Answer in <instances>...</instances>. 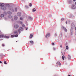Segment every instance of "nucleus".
Listing matches in <instances>:
<instances>
[{
  "mask_svg": "<svg viewBox=\"0 0 76 76\" xmlns=\"http://www.w3.org/2000/svg\"><path fill=\"white\" fill-rule=\"evenodd\" d=\"M4 6V4L3 3H0V6Z\"/></svg>",
  "mask_w": 76,
  "mask_h": 76,
  "instance_id": "9",
  "label": "nucleus"
},
{
  "mask_svg": "<svg viewBox=\"0 0 76 76\" xmlns=\"http://www.w3.org/2000/svg\"><path fill=\"white\" fill-rule=\"evenodd\" d=\"M73 1H76V0H73Z\"/></svg>",
  "mask_w": 76,
  "mask_h": 76,
  "instance_id": "44",
  "label": "nucleus"
},
{
  "mask_svg": "<svg viewBox=\"0 0 76 76\" xmlns=\"http://www.w3.org/2000/svg\"><path fill=\"white\" fill-rule=\"evenodd\" d=\"M4 64H7V63H6V61H5L4 62Z\"/></svg>",
  "mask_w": 76,
  "mask_h": 76,
  "instance_id": "30",
  "label": "nucleus"
},
{
  "mask_svg": "<svg viewBox=\"0 0 76 76\" xmlns=\"http://www.w3.org/2000/svg\"><path fill=\"white\" fill-rule=\"evenodd\" d=\"M72 9H76V6L75 5H72Z\"/></svg>",
  "mask_w": 76,
  "mask_h": 76,
  "instance_id": "7",
  "label": "nucleus"
},
{
  "mask_svg": "<svg viewBox=\"0 0 76 76\" xmlns=\"http://www.w3.org/2000/svg\"><path fill=\"white\" fill-rule=\"evenodd\" d=\"M75 31H76V27L75 28Z\"/></svg>",
  "mask_w": 76,
  "mask_h": 76,
  "instance_id": "46",
  "label": "nucleus"
},
{
  "mask_svg": "<svg viewBox=\"0 0 76 76\" xmlns=\"http://www.w3.org/2000/svg\"><path fill=\"white\" fill-rule=\"evenodd\" d=\"M3 9V10H5V9Z\"/></svg>",
  "mask_w": 76,
  "mask_h": 76,
  "instance_id": "51",
  "label": "nucleus"
},
{
  "mask_svg": "<svg viewBox=\"0 0 76 76\" xmlns=\"http://www.w3.org/2000/svg\"><path fill=\"white\" fill-rule=\"evenodd\" d=\"M52 45H54V43H52Z\"/></svg>",
  "mask_w": 76,
  "mask_h": 76,
  "instance_id": "38",
  "label": "nucleus"
},
{
  "mask_svg": "<svg viewBox=\"0 0 76 76\" xmlns=\"http://www.w3.org/2000/svg\"><path fill=\"white\" fill-rule=\"evenodd\" d=\"M50 37V33H48L46 35L45 37L46 38H48Z\"/></svg>",
  "mask_w": 76,
  "mask_h": 76,
  "instance_id": "3",
  "label": "nucleus"
},
{
  "mask_svg": "<svg viewBox=\"0 0 76 76\" xmlns=\"http://www.w3.org/2000/svg\"><path fill=\"white\" fill-rule=\"evenodd\" d=\"M4 38H9V37L5 36L4 37Z\"/></svg>",
  "mask_w": 76,
  "mask_h": 76,
  "instance_id": "26",
  "label": "nucleus"
},
{
  "mask_svg": "<svg viewBox=\"0 0 76 76\" xmlns=\"http://www.w3.org/2000/svg\"><path fill=\"white\" fill-rule=\"evenodd\" d=\"M14 20H17L18 19V17L17 16L15 15L14 16Z\"/></svg>",
  "mask_w": 76,
  "mask_h": 76,
  "instance_id": "8",
  "label": "nucleus"
},
{
  "mask_svg": "<svg viewBox=\"0 0 76 76\" xmlns=\"http://www.w3.org/2000/svg\"><path fill=\"white\" fill-rule=\"evenodd\" d=\"M66 58V57H65V58Z\"/></svg>",
  "mask_w": 76,
  "mask_h": 76,
  "instance_id": "54",
  "label": "nucleus"
},
{
  "mask_svg": "<svg viewBox=\"0 0 76 76\" xmlns=\"http://www.w3.org/2000/svg\"><path fill=\"white\" fill-rule=\"evenodd\" d=\"M68 76H70V75H68Z\"/></svg>",
  "mask_w": 76,
  "mask_h": 76,
  "instance_id": "50",
  "label": "nucleus"
},
{
  "mask_svg": "<svg viewBox=\"0 0 76 76\" xmlns=\"http://www.w3.org/2000/svg\"><path fill=\"white\" fill-rule=\"evenodd\" d=\"M0 36H1V38H3V37H4V35H3V34H2V35H0Z\"/></svg>",
  "mask_w": 76,
  "mask_h": 76,
  "instance_id": "14",
  "label": "nucleus"
},
{
  "mask_svg": "<svg viewBox=\"0 0 76 76\" xmlns=\"http://www.w3.org/2000/svg\"><path fill=\"white\" fill-rule=\"evenodd\" d=\"M4 44H2V47H4Z\"/></svg>",
  "mask_w": 76,
  "mask_h": 76,
  "instance_id": "37",
  "label": "nucleus"
},
{
  "mask_svg": "<svg viewBox=\"0 0 76 76\" xmlns=\"http://www.w3.org/2000/svg\"><path fill=\"white\" fill-rule=\"evenodd\" d=\"M1 17L2 18H3V17H4V15L2 14L1 15Z\"/></svg>",
  "mask_w": 76,
  "mask_h": 76,
  "instance_id": "19",
  "label": "nucleus"
},
{
  "mask_svg": "<svg viewBox=\"0 0 76 76\" xmlns=\"http://www.w3.org/2000/svg\"><path fill=\"white\" fill-rule=\"evenodd\" d=\"M22 27H25V25L23 24V25H22Z\"/></svg>",
  "mask_w": 76,
  "mask_h": 76,
  "instance_id": "35",
  "label": "nucleus"
},
{
  "mask_svg": "<svg viewBox=\"0 0 76 76\" xmlns=\"http://www.w3.org/2000/svg\"><path fill=\"white\" fill-rule=\"evenodd\" d=\"M14 32V34H18V31H15Z\"/></svg>",
  "mask_w": 76,
  "mask_h": 76,
  "instance_id": "15",
  "label": "nucleus"
},
{
  "mask_svg": "<svg viewBox=\"0 0 76 76\" xmlns=\"http://www.w3.org/2000/svg\"><path fill=\"white\" fill-rule=\"evenodd\" d=\"M20 31H23V28L22 27H20L18 30V32L20 34Z\"/></svg>",
  "mask_w": 76,
  "mask_h": 76,
  "instance_id": "2",
  "label": "nucleus"
},
{
  "mask_svg": "<svg viewBox=\"0 0 76 76\" xmlns=\"http://www.w3.org/2000/svg\"><path fill=\"white\" fill-rule=\"evenodd\" d=\"M20 20H23V18H20Z\"/></svg>",
  "mask_w": 76,
  "mask_h": 76,
  "instance_id": "31",
  "label": "nucleus"
},
{
  "mask_svg": "<svg viewBox=\"0 0 76 76\" xmlns=\"http://www.w3.org/2000/svg\"><path fill=\"white\" fill-rule=\"evenodd\" d=\"M19 25L18 24H15L14 26V28H15V29H18V28H19Z\"/></svg>",
  "mask_w": 76,
  "mask_h": 76,
  "instance_id": "6",
  "label": "nucleus"
},
{
  "mask_svg": "<svg viewBox=\"0 0 76 76\" xmlns=\"http://www.w3.org/2000/svg\"><path fill=\"white\" fill-rule=\"evenodd\" d=\"M57 64L58 65H59V66H61V63H60V62L59 61L57 63Z\"/></svg>",
  "mask_w": 76,
  "mask_h": 76,
  "instance_id": "11",
  "label": "nucleus"
},
{
  "mask_svg": "<svg viewBox=\"0 0 76 76\" xmlns=\"http://www.w3.org/2000/svg\"><path fill=\"white\" fill-rule=\"evenodd\" d=\"M53 50H56V48H53Z\"/></svg>",
  "mask_w": 76,
  "mask_h": 76,
  "instance_id": "41",
  "label": "nucleus"
},
{
  "mask_svg": "<svg viewBox=\"0 0 76 76\" xmlns=\"http://www.w3.org/2000/svg\"><path fill=\"white\" fill-rule=\"evenodd\" d=\"M28 18L29 19H30V20H32V18L31 17H29Z\"/></svg>",
  "mask_w": 76,
  "mask_h": 76,
  "instance_id": "17",
  "label": "nucleus"
},
{
  "mask_svg": "<svg viewBox=\"0 0 76 76\" xmlns=\"http://www.w3.org/2000/svg\"><path fill=\"white\" fill-rule=\"evenodd\" d=\"M9 9L10 10H12V12H15V10L13 9V8H12V7H9Z\"/></svg>",
  "mask_w": 76,
  "mask_h": 76,
  "instance_id": "4",
  "label": "nucleus"
},
{
  "mask_svg": "<svg viewBox=\"0 0 76 76\" xmlns=\"http://www.w3.org/2000/svg\"><path fill=\"white\" fill-rule=\"evenodd\" d=\"M33 37V35L32 34H31L30 35V38H32V37Z\"/></svg>",
  "mask_w": 76,
  "mask_h": 76,
  "instance_id": "13",
  "label": "nucleus"
},
{
  "mask_svg": "<svg viewBox=\"0 0 76 76\" xmlns=\"http://www.w3.org/2000/svg\"><path fill=\"white\" fill-rule=\"evenodd\" d=\"M75 5H76V2L75 3Z\"/></svg>",
  "mask_w": 76,
  "mask_h": 76,
  "instance_id": "48",
  "label": "nucleus"
},
{
  "mask_svg": "<svg viewBox=\"0 0 76 76\" xmlns=\"http://www.w3.org/2000/svg\"><path fill=\"white\" fill-rule=\"evenodd\" d=\"M60 47H61V48H62V45H61Z\"/></svg>",
  "mask_w": 76,
  "mask_h": 76,
  "instance_id": "45",
  "label": "nucleus"
},
{
  "mask_svg": "<svg viewBox=\"0 0 76 76\" xmlns=\"http://www.w3.org/2000/svg\"><path fill=\"white\" fill-rule=\"evenodd\" d=\"M26 30H28V28H27L26 29Z\"/></svg>",
  "mask_w": 76,
  "mask_h": 76,
  "instance_id": "47",
  "label": "nucleus"
},
{
  "mask_svg": "<svg viewBox=\"0 0 76 76\" xmlns=\"http://www.w3.org/2000/svg\"><path fill=\"white\" fill-rule=\"evenodd\" d=\"M68 58L69 60H70V58H71V57L70 55H68Z\"/></svg>",
  "mask_w": 76,
  "mask_h": 76,
  "instance_id": "16",
  "label": "nucleus"
},
{
  "mask_svg": "<svg viewBox=\"0 0 76 76\" xmlns=\"http://www.w3.org/2000/svg\"><path fill=\"white\" fill-rule=\"evenodd\" d=\"M66 49L67 50L69 49V47H68V46H66Z\"/></svg>",
  "mask_w": 76,
  "mask_h": 76,
  "instance_id": "27",
  "label": "nucleus"
},
{
  "mask_svg": "<svg viewBox=\"0 0 76 76\" xmlns=\"http://www.w3.org/2000/svg\"><path fill=\"white\" fill-rule=\"evenodd\" d=\"M30 43L31 44H33V43H34V42H33V41H30Z\"/></svg>",
  "mask_w": 76,
  "mask_h": 76,
  "instance_id": "28",
  "label": "nucleus"
},
{
  "mask_svg": "<svg viewBox=\"0 0 76 76\" xmlns=\"http://www.w3.org/2000/svg\"><path fill=\"white\" fill-rule=\"evenodd\" d=\"M36 11V9L35 8H34L33 9V12H35Z\"/></svg>",
  "mask_w": 76,
  "mask_h": 76,
  "instance_id": "21",
  "label": "nucleus"
},
{
  "mask_svg": "<svg viewBox=\"0 0 76 76\" xmlns=\"http://www.w3.org/2000/svg\"><path fill=\"white\" fill-rule=\"evenodd\" d=\"M62 29L64 30V31L65 32H67V29H66V28H65L64 26H63L62 27Z\"/></svg>",
  "mask_w": 76,
  "mask_h": 76,
  "instance_id": "5",
  "label": "nucleus"
},
{
  "mask_svg": "<svg viewBox=\"0 0 76 76\" xmlns=\"http://www.w3.org/2000/svg\"><path fill=\"white\" fill-rule=\"evenodd\" d=\"M72 14H70L69 16V17L70 18H71V17H72Z\"/></svg>",
  "mask_w": 76,
  "mask_h": 76,
  "instance_id": "32",
  "label": "nucleus"
},
{
  "mask_svg": "<svg viewBox=\"0 0 76 76\" xmlns=\"http://www.w3.org/2000/svg\"><path fill=\"white\" fill-rule=\"evenodd\" d=\"M62 36V33H61V37Z\"/></svg>",
  "mask_w": 76,
  "mask_h": 76,
  "instance_id": "39",
  "label": "nucleus"
},
{
  "mask_svg": "<svg viewBox=\"0 0 76 76\" xmlns=\"http://www.w3.org/2000/svg\"><path fill=\"white\" fill-rule=\"evenodd\" d=\"M15 37V35H12L11 36V38H13V37Z\"/></svg>",
  "mask_w": 76,
  "mask_h": 76,
  "instance_id": "23",
  "label": "nucleus"
},
{
  "mask_svg": "<svg viewBox=\"0 0 76 76\" xmlns=\"http://www.w3.org/2000/svg\"><path fill=\"white\" fill-rule=\"evenodd\" d=\"M72 1L70 0L69 1V3H72Z\"/></svg>",
  "mask_w": 76,
  "mask_h": 76,
  "instance_id": "24",
  "label": "nucleus"
},
{
  "mask_svg": "<svg viewBox=\"0 0 76 76\" xmlns=\"http://www.w3.org/2000/svg\"><path fill=\"white\" fill-rule=\"evenodd\" d=\"M17 15L18 16H21V13L20 12H18Z\"/></svg>",
  "mask_w": 76,
  "mask_h": 76,
  "instance_id": "10",
  "label": "nucleus"
},
{
  "mask_svg": "<svg viewBox=\"0 0 76 76\" xmlns=\"http://www.w3.org/2000/svg\"><path fill=\"white\" fill-rule=\"evenodd\" d=\"M19 23H20L21 25H22L23 24V23L21 21H19Z\"/></svg>",
  "mask_w": 76,
  "mask_h": 76,
  "instance_id": "18",
  "label": "nucleus"
},
{
  "mask_svg": "<svg viewBox=\"0 0 76 76\" xmlns=\"http://www.w3.org/2000/svg\"><path fill=\"white\" fill-rule=\"evenodd\" d=\"M64 20V18H62L61 19V20H62V21H63V20Z\"/></svg>",
  "mask_w": 76,
  "mask_h": 76,
  "instance_id": "36",
  "label": "nucleus"
},
{
  "mask_svg": "<svg viewBox=\"0 0 76 76\" xmlns=\"http://www.w3.org/2000/svg\"><path fill=\"white\" fill-rule=\"evenodd\" d=\"M7 5L8 6H9L10 5H9V4H7Z\"/></svg>",
  "mask_w": 76,
  "mask_h": 76,
  "instance_id": "49",
  "label": "nucleus"
},
{
  "mask_svg": "<svg viewBox=\"0 0 76 76\" xmlns=\"http://www.w3.org/2000/svg\"><path fill=\"white\" fill-rule=\"evenodd\" d=\"M66 24H67V22L66 21Z\"/></svg>",
  "mask_w": 76,
  "mask_h": 76,
  "instance_id": "43",
  "label": "nucleus"
},
{
  "mask_svg": "<svg viewBox=\"0 0 76 76\" xmlns=\"http://www.w3.org/2000/svg\"><path fill=\"white\" fill-rule=\"evenodd\" d=\"M0 38H1V36H0Z\"/></svg>",
  "mask_w": 76,
  "mask_h": 76,
  "instance_id": "52",
  "label": "nucleus"
},
{
  "mask_svg": "<svg viewBox=\"0 0 76 76\" xmlns=\"http://www.w3.org/2000/svg\"><path fill=\"white\" fill-rule=\"evenodd\" d=\"M8 17H9V18H12V16H11V15H9L8 16Z\"/></svg>",
  "mask_w": 76,
  "mask_h": 76,
  "instance_id": "29",
  "label": "nucleus"
},
{
  "mask_svg": "<svg viewBox=\"0 0 76 76\" xmlns=\"http://www.w3.org/2000/svg\"><path fill=\"white\" fill-rule=\"evenodd\" d=\"M75 35H76V31H75Z\"/></svg>",
  "mask_w": 76,
  "mask_h": 76,
  "instance_id": "42",
  "label": "nucleus"
},
{
  "mask_svg": "<svg viewBox=\"0 0 76 76\" xmlns=\"http://www.w3.org/2000/svg\"><path fill=\"white\" fill-rule=\"evenodd\" d=\"M16 42H18V41H16Z\"/></svg>",
  "mask_w": 76,
  "mask_h": 76,
  "instance_id": "53",
  "label": "nucleus"
},
{
  "mask_svg": "<svg viewBox=\"0 0 76 76\" xmlns=\"http://www.w3.org/2000/svg\"><path fill=\"white\" fill-rule=\"evenodd\" d=\"M62 58L63 60H64V56H62Z\"/></svg>",
  "mask_w": 76,
  "mask_h": 76,
  "instance_id": "33",
  "label": "nucleus"
},
{
  "mask_svg": "<svg viewBox=\"0 0 76 76\" xmlns=\"http://www.w3.org/2000/svg\"><path fill=\"white\" fill-rule=\"evenodd\" d=\"M75 24L73 23L72 24L71 27L70 29V34L71 35H73V29H75Z\"/></svg>",
  "mask_w": 76,
  "mask_h": 76,
  "instance_id": "1",
  "label": "nucleus"
},
{
  "mask_svg": "<svg viewBox=\"0 0 76 76\" xmlns=\"http://www.w3.org/2000/svg\"><path fill=\"white\" fill-rule=\"evenodd\" d=\"M25 7L26 9H28L29 8V7H28L27 5L25 6Z\"/></svg>",
  "mask_w": 76,
  "mask_h": 76,
  "instance_id": "20",
  "label": "nucleus"
},
{
  "mask_svg": "<svg viewBox=\"0 0 76 76\" xmlns=\"http://www.w3.org/2000/svg\"><path fill=\"white\" fill-rule=\"evenodd\" d=\"M0 63H2V62L1 61H0Z\"/></svg>",
  "mask_w": 76,
  "mask_h": 76,
  "instance_id": "40",
  "label": "nucleus"
},
{
  "mask_svg": "<svg viewBox=\"0 0 76 76\" xmlns=\"http://www.w3.org/2000/svg\"><path fill=\"white\" fill-rule=\"evenodd\" d=\"M18 34H16L15 35V37H18Z\"/></svg>",
  "mask_w": 76,
  "mask_h": 76,
  "instance_id": "34",
  "label": "nucleus"
},
{
  "mask_svg": "<svg viewBox=\"0 0 76 76\" xmlns=\"http://www.w3.org/2000/svg\"><path fill=\"white\" fill-rule=\"evenodd\" d=\"M7 13L9 15H12V12H11L10 11H8V12H7Z\"/></svg>",
  "mask_w": 76,
  "mask_h": 76,
  "instance_id": "12",
  "label": "nucleus"
},
{
  "mask_svg": "<svg viewBox=\"0 0 76 76\" xmlns=\"http://www.w3.org/2000/svg\"><path fill=\"white\" fill-rule=\"evenodd\" d=\"M17 10H18V8H15V12H17Z\"/></svg>",
  "mask_w": 76,
  "mask_h": 76,
  "instance_id": "25",
  "label": "nucleus"
},
{
  "mask_svg": "<svg viewBox=\"0 0 76 76\" xmlns=\"http://www.w3.org/2000/svg\"><path fill=\"white\" fill-rule=\"evenodd\" d=\"M29 6L30 7H32V4H31V3H30L29 5Z\"/></svg>",
  "mask_w": 76,
  "mask_h": 76,
  "instance_id": "22",
  "label": "nucleus"
}]
</instances>
